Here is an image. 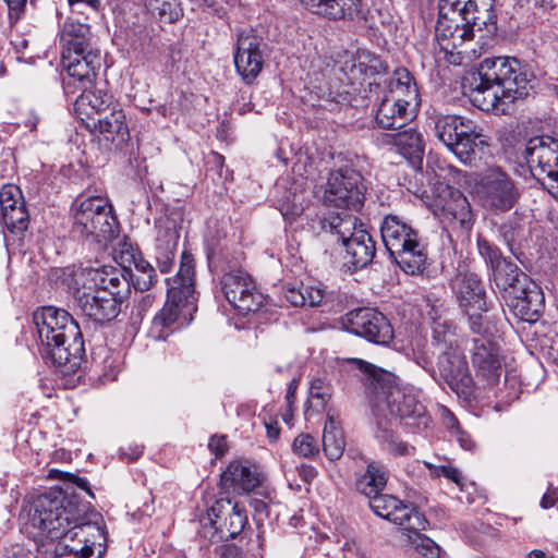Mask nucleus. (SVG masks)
<instances>
[{"mask_svg": "<svg viewBox=\"0 0 558 558\" xmlns=\"http://www.w3.org/2000/svg\"><path fill=\"white\" fill-rule=\"evenodd\" d=\"M156 279L155 272H135L131 280L138 291H147ZM75 299L85 316L96 323L114 319L121 304L131 292L130 279L122 269L104 266L85 268L75 274Z\"/></svg>", "mask_w": 558, "mask_h": 558, "instance_id": "obj_1", "label": "nucleus"}, {"mask_svg": "<svg viewBox=\"0 0 558 558\" xmlns=\"http://www.w3.org/2000/svg\"><path fill=\"white\" fill-rule=\"evenodd\" d=\"M533 73L515 58H485L477 76L463 86L470 101L482 111L510 113L517 101L523 100L532 88Z\"/></svg>", "mask_w": 558, "mask_h": 558, "instance_id": "obj_2", "label": "nucleus"}, {"mask_svg": "<svg viewBox=\"0 0 558 558\" xmlns=\"http://www.w3.org/2000/svg\"><path fill=\"white\" fill-rule=\"evenodd\" d=\"M34 324L43 353L64 373L80 368L84 354V340L74 318L62 308L45 306L34 313Z\"/></svg>", "mask_w": 558, "mask_h": 558, "instance_id": "obj_3", "label": "nucleus"}, {"mask_svg": "<svg viewBox=\"0 0 558 558\" xmlns=\"http://www.w3.org/2000/svg\"><path fill=\"white\" fill-rule=\"evenodd\" d=\"M352 362L372 379L378 411H387L392 418L399 420L400 423L418 432L428 427L430 416L421 402L420 391L416 388L384 383L383 377L386 374L375 365L359 359H354Z\"/></svg>", "mask_w": 558, "mask_h": 558, "instance_id": "obj_4", "label": "nucleus"}, {"mask_svg": "<svg viewBox=\"0 0 558 558\" xmlns=\"http://www.w3.org/2000/svg\"><path fill=\"white\" fill-rule=\"evenodd\" d=\"M318 163L328 170L324 202L343 209H360L365 201L367 186L354 160L333 147L319 151Z\"/></svg>", "mask_w": 558, "mask_h": 558, "instance_id": "obj_5", "label": "nucleus"}, {"mask_svg": "<svg viewBox=\"0 0 558 558\" xmlns=\"http://www.w3.org/2000/svg\"><path fill=\"white\" fill-rule=\"evenodd\" d=\"M86 510L89 506L75 495L69 496L61 488L52 487L33 499L29 522L43 535L53 539L60 537V531L80 519Z\"/></svg>", "mask_w": 558, "mask_h": 558, "instance_id": "obj_6", "label": "nucleus"}, {"mask_svg": "<svg viewBox=\"0 0 558 558\" xmlns=\"http://www.w3.org/2000/svg\"><path fill=\"white\" fill-rule=\"evenodd\" d=\"M383 243L393 262L409 275L423 272L426 265V246L417 231L402 217L388 214L380 225Z\"/></svg>", "mask_w": 558, "mask_h": 558, "instance_id": "obj_7", "label": "nucleus"}, {"mask_svg": "<svg viewBox=\"0 0 558 558\" xmlns=\"http://www.w3.org/2000/svg\"><path fill=\"white\" fill-rule=\"evenodd\" d=\"M385 66L380 59L365 49H357L355 52H344V60L338 70H322L324 78H328L325 85L316 86V96L332 102L348 100V85L362 81L380 73Z\"/></svg>", "mask_w": 558, "mask_h": 558, "instance_id": "obj_8", "label": "nucleus"}, {"mask_svg": "<svg viewBox=\"0 0 558 558\" xmlns=\"http://www.w3.org/2000/svg\"><path fill=\"white\" fill-rule=\"evenodd\" d=\"M195 262L191 253L183 252L180 267L172 279H167V301L151 322L150 333L155 339H167L169 329L178 319L181 310L193 305L195 300Z\"/></svg>", "mask_w": 558, "mask_h": 558, "instance_id": "obj_9", "label": "nucleus"}, {"mask_svg": "<svg viewBox=\"0 0 558 558\" xmlns=\"http://www.w3.org/2000/svg\"><path fill=\"white\" fill-rule=\"evenodd\" d=\"M72 232L92 243L106 244L118 234V221L108 202L100 196L75 199Z\"/></svg>", "mask_w": 558, "mask_h": 558, "instance_id": "obj_10", "label": "nucleus"}, {"mask_svg": "<svg viewBox=\"0 0 558 558\" xmlns=\"http://www.w3.org/2000/svg\"><path fill=\"white\" fill-rule=\"evenodd\" d=\"M435 135L463 163L472 165L488 147L486 136L477 132L471 121L459 116H441L435 122Z\"/></svg>", "mask_w": 558, "mask_h": 558, "instance_id": "obj_11", "label": "nucleus"}, {"mask_svg": "<svg viewBox=\"0 0 558 558\" xmlns=\"http://www.w3.org/2000/svg\"><path fill=\"white\" fill-rule=\"evenodd\" d=\"M90 515L98 517L94 512H90ZM60 532V537L56 539L62 550L61 554L68 553L77 558H101L106 551L105 531L96 520L89 517L88 510Z\"/></svg>", "mask_w": 558, "mask_h": 558, "instance_id": "obj_12", "label": "nucleus"}, {"mask_svg": "<svg viewBox=\"0 0 558 558\" xmlns=\"http://www.w3.org/2000/svg\"><path fill=\"white\" fill-rule=\"evenodd\" d=\"M474 193L486 209L496 213L509 211L520 197L518 183L499 166L488 167L478 174Z\"/></svg>", "mask_w": 558, "mask_h": 558, "instance_id": "obj_13", "label": "nucleus"}, {"mask_svg": "<svg viewBox=\"0 0 558 558\" xmlns=\"http://www.w3.org/2000/svg\"><path fill=\"white\" fill-rule=\"evenodd\" d=\"M359 226V219L347 211L330 213L319 220L316 232V243L320 250L323 263L335 265L339 263L345 241Z\"/></svg>", "mask_w": 558, "mask_h": 558, "instance_id": "obj_14", "label": "nucleus"}, {"mask_svg": "<svg viewBox=\"0 0 558 558\" xmlns=\"http://www.w3.org/2000/svg\"><path fill=\"white\" fill-rule=\"evenodd\" d=\"M220 286L226 300L242 315L259 310L264 302L252 278L242 270L223 274Z\"/></svg>", "mask_w": 558, "mask_h": 558, "instance_id": "obj_15", "label": "nucleus"}, {"mask_svg": "<svg viewBox=\"0 0 558 558\" xmlns=\"http://www.w3.org/2000/svg\"><path fill=\"white\" fill-rule=\"evenodd\" d=\"M208 520L209 529L213 530L210 535L213 542L235 538L247 523L244 508L229 498L215 501L208 511Z\"/></svg>", "mask_w": 558, "mask_h": 558, "instance_id": "obj_16", "label": "nucleus"}, {"mask_svg": "<svg viewBox=\"0 0 558 558\" xmlns=\"http://www.w3.org/2000/svg\"><path fill=\"white\" fill-rule=\"evenodd\" d=\"M347 326L351 332L376 344L386 345L393 339V329L388 318L372 307H361L348 313Z\"/></svg>", "mask_w": 558, "mask_h": 558, "instance_id": "obj_17", "label": "nucleus"}, {"mask_svg": "<svg viewBox=\"0 0 558 558\" xmlns=\"http://www.w3.org/2000/svg\"><path fill=\"white\" fill-rule=\"evenodd\" d=\"M464 17H438L435 27V38L445 60L453 65L463 61V44L472 39V29L465 24Z\"/></svg>", "mask_w": 558, "mask_h": 558, "instance_id": "obj_18", "label": "nucleus"}, {"mask_svg": "<svg viewBox=\"0 0 558 558\" xmlns=\"http://www.w3.org/2000/svg\"><path fill=\"white\" fill-rule=\"evenodd\" d=\"M439 377L458 396L465 399L473 393L474 380L470 373L463 348L454 351H442L437 361Z\"/></svg>", "mask_w": 558, "mask_h": 558, "instance_id": "obj_19", "label": "nucleus"}, {"mask_svg": "<svg viewBox=\"0 0 558 558\" xmlns=\"http://www.w3.org/2000/svg\"><path fill=\"white\" fill-rule=\"evenodd\" d=\"M263 38L254 28H244L238 34L234 65L245 84H252L263 68Z\"/></svg>", "mask_w": 558, "mask_h": 558, "instance_id": "obj_20", "label": "nucleus"}, {"mask_svg": "<svg viewBox=\"0 0 558 558\" xmlns=\"http://www.w3.org/2000/svg\"><path fill=\"white\" fill-rule=\"evenodd\" d=\"M61 62L69 75L65 82V89L69 92L70 87L76 83L81 88H88L93 85L102 65V57L99 48H89L61 54Z\"/></svg>", "mask_w": 558, "mask_h": 558, "instance_id": "obj_21", "label": "nucleus"}, {"mask_svg": "<svg viewBox=\"0 0 558 558\" xmlns=\"http://www.w3.org/2000/svg\"><path fill=\"white\" fill-rule=\"evenodd\" d=\"M371 509L380 518L402 526L409 532L425 529V519L411 505L404 504L392 495L379 494L368 500Z\"/></svg>", "mask_w": 558, "mask_h": 558, "instance_id": "obj_22", "label": "nucleus"}, {"mask_svg": "<svg viewBox=\"0 0 558 558\" xmlns=\"http://www.w3.org/2000/svg\"><path fill=\"white\" fill-rule=\"evenodd\" d=\"M525 158L534 178L543 180L558 175V140L539 136L530 140L525 148Z\"/></svg>", "mask_w": 558, "mask_h": 558, "instance_id": "obj_23", "label": "nucleus"}, {"mask_svg": "<svg viewBox=\"0 0 558 558\" xmlns=\"http://www.w3.org/2000/svg\"><path fill=\"white\" fill-rule=\"evenodd\" d=\"M505 303L520 320L534 323L543 313L545 296L536 282L523 277L521 284L517 286L512 294L507 295Z\"/></svg>", "mask_w": 558, "mask_h": 558, "instance_id": "obj_24", "label": "nucleus"}, {"mask_svg": "<svg viewBox=\"0 0 558 558\" xmlns=\"http://www.w3.org/2000/svg\"><path fill=\"white\" fill-rule=\"evenodd\" d=\"M471 359L477 380L489 387L499 383L504 372V360L495 342L489 339H474Z\"/></svg>", "mask_w": 558, "mask_h": 558, "instance_id": "obj_25", "label": "nucleus"}, {"mask_svg": "<svg viewBox=\"0 0 558 558\" xmlns=\"http://www.w3.org/2000/svg\"><path fill=\"white\" fill-rule=\"evenodd\" d=\"M343 248L339 263L333 266H339L350 272L369 265L376 254L375 241L365 229H362V223L352 232V236L345 241Z\"/></svg>", "mask_w": 558, "mask_h": 558, "instance_id": "obj_26", "label": "nucleus"}, {"mask_svg": "<svg viewBox=\"0 0 558 558\" xmlns=\"http://www.w3.org/2000/svg\"><path fill=\"white\" fill-rule=\"evenodd\" d=\"M263 481L258 466L250 461H231L221 474V484L225 488L236 494L251 493Z\"/></svg>", "mask_w": 558, "mask_h": 558, "instance_id": "obj_27", "label": "nucleus"}, {"mask_svg": "<svg viewBox=\"0 0 558 558\" xmlns=\"http://www.w3.org/2000/svg\"><path fill=\"white\" fill-rule=\"evenodd\" d=\"M86 126L92 132H98L102 137L116 147H122L130 138V130L122 109L112 107L108 113L97 119L86 121Z\"/></svg>", "mask_w": 558, "mask_h": 558, "instance_id": "obj_28", "label": "nucleus"}, {"mask_svg": "<svg viewBox=\"0 0 558 558\" xmlns=\"http://www.w3.org/2000/svg\"><path fill=\"white\" fill-rule=\"evenodd\" d=\"M383 142L393 146L414 167H421L425 153V143L423 134L417 129L409 128L385 134Z\"/></svg>", "mask_w": 558, "mask_h": 558, "instance_id": "obj_29", "label": "nucleus"}, {"mask_svg": "<svg viewBox=\"0 0 558 558\" xmlns=\"http://www.w3.org/2000/svg\"><path fill=\"white\" fill-rule=\"evenodd\" d=\"M451 287L463 311L471 307L485 310V290L477 275L473 272H458L451 280Z\"/></svg>", "mask_w": 558, "mask_h": 558, "instance_id": "obj_30", "label": "nucleus"}, {"mask_svg": "<svg viewBox=\"0 0 558 558\" xmlns=\"http://www.w3.org/2000/svg\"><path fill=\"white\" fill-rule=\"evenodd\" d=\"M61 54L97 48L93 43L90 26L73 19H66L60 29Z\"/></svg>", "mask_w": 558, "mask_h": 558, "instance_id": "obj_31", "label": "nucleus"}, {"mask_svg": "<svg viewBox=\"0 0 558 558\" xmlns=\"http://www.w3.org/2000/svg\"><path fill=\"white\" fill-rule=\"evenodd\" d=\"M390 100L402 105L407 110L418 106V89L411 73L405 69H398L389 82V92L386 95Z\"/></svg>", "mask_w": 558, "mask_h": 558, "instance_id": "obj_32", "label": "nucleus"}, {"mask_svg": "<svg viewBox=\"0 0 558 558\" xmlns=\"http://www.w3.org/2000/svg\"><path fill=\"white\" fill-rule=\"evenodd\" d=\"M82 94L76 98L74 104V110L82 121L95 119L94 113L99 117L108 113L110 110L112 96L104 89L89 90L88 88H82Z\"/></svg>", "mask_w": 558, "mask_h": 558, "instance_id": "obj_33", "label": "nucleus"}, {"mask_svg": "<svg viewBox=\"0 0 558 558\" xmlns=\"http://www.w3.org/2000/svg\"><path fill=\"white\" fill-rule=\"evenodd\" d=\"M523 277L527 276L510 260L497 264L495 268L490 269V281L501 294L504 301L507 300V295L513 293L517 286L521 284Z\"/></svg>", "mask_w": 558, "mask_h": 558, "instance_id": "obj_34", "label": "nucleus"}, {"mask_svg": "<svg viewBox=\"0 0 558 558\" xmlns=\"http://www.w3.org/2000/svg\"><path fill=\"white\" fill-rule=\"evenodd\" d=\"M444 217L457 223L461 230L470 231L473 225V213L470 202L460 191H451L450 199L442 207Z\"/></svg>", "mask_w": 558, "mask_h": 558, "instance_id": "obj_35", "label": "nucleus"}, {"mask_svg": "<svg viewBox=\"0 0 558 558\" xmlns=\"http://www.w3.org/2000/svg\"><path fill=\"white\" fill-rule=\"evenodd\" d=\"M345 441L338 415L330 410L323 429V450L329 460H337L343 454Z\"/></svg>", "mask_w": 558, "mask_h": 558, "instance_id": "obj_36", "label": "nucleus"}, {"mask_svg": "<svg viewBox=\"0 0 558 558\" xmlns=\"http://www.w3.org/2000/svg\"><path fill=\"white\" fill-rule=\"evenodd\" d=\"M412 117V110L385 96L377 109L376 122L381 129L396 130L404 126Z\"/></svg>", "mask_w": 558, "mask_h": 558, "instance_id": "obj_37", "label": "nucleus"}, {"mask_svg": "<svg viewBox=\"0 0 558 558\" xmlns=\"http://www.w3.org/2000/svg\"><path fill=\"white\" fill-rule=\"evenodd\" d=\"M388 481V472L386 468L377 461L368 463L366 472L356 481V489L365 495L368 500L379 495L386 487Z\"/></svg>", "mask_w": 558, "mask_h": 558, "instance_id": "obj_38", "label": "nucleus"}, {"mask_svg": "<svg viewBox=\"0 0 558 558\" xmlns=\"http://www.w3.org/2000/svg\"><path fill=\"white\" fill-rule=\"evenodd\" d=\"M464 22L472 29V37L475 31H486L487 35H494L497 32V17L494 13L493 4L482 2V9L478 3L473 1V5L466 10Z\"/></svg>", "mask_w": 558, "mask_h": 558, "instance_id": "obj_39", "label": "nucleus"}, {"mask_svg": "<svg viewBox=\"0 0 558 558\" xmlns=\"http://www.w3.org/2000/svg\"><path fill=\"white\" fill-rule=\"evenodd\" d=\"M432 343L441 353L463 348L464 339L457 333V327L452 323L436 319L432 328Z\"/></svg>", "mask_w": 558, "mask_h": 558, "instance_id": "obj_40", "label": "nucleus"}, {"mask_svg": "<svg viewBox=\"0 0 558 558\" xmlns=\"http://www.w3.org/2000/svg\"><path fill=\"white\" fill-rule=\"evenodd\" d=\"M362 0H318L316 15L329 20L353 19L361 13Z\"/></svg>", "mask_w": 558, "mask_h": 558, "instance_id": "obj_41", "label": "nucleus"}, {"mask_svg": "<svg viewBox=\"0 0 558 558\" xmlns=\"http://www.w3.org/2000/svg\"><path fill=\"white\" fill-rule=\"evenodd\" d=\"M160 23H174L183 15L179 0H148L143 4Z\"/></svg>", "mask_w": 558, "mask_h": 558, "instance_id": "obj_42", "label": "nucleus"}, {"mask_svg": "<svg viewBox=\"0 0 558 558\" xmlns=\"http://www.w3.org/2000/svg\"><path fill=\"white\" fill-rule=\"evenodd\" d=\"M316 296V308H320V312L336 314L342 311L343 298L338 288L319 283Z\"/></svg>", "mask_w": 558, "mask_h": 558, "instance_id": "obj_43", "label": "nucleus"}, {"mask_svg": "<svg viewBox=\"0 0 558 558\" xmlns=\"http://www.w3.org/2000/svg\"><path fill=\"white\" fill-rule=\"evenodd\" d=\"M178 245V235L175 232H167V240L161 241L158 239L156 246V262L160 272L166 274L170 271L173 266L175 251Z\"/></svg>", "mask_w": 558, "mask_h": 558, "instance_id": "obj_44", "label": "nucleus"}, {"mask_svg": "<svg viewBox=\"0 0 558 558\" xmlns=\"http://www.w3.org/2000/svg\"><path fill=\"white\" fill-rule=\"evenodd\" d=\"M487 312V307L485 310H475L471 307L470 310L464 311V313L469 317L470 329L474 333L482 335V339H488L496 331V324L483 313Z\"/></svg>", "mask_w": 558, "mask_h": 558, "instance_id": "obj_45", "label": "nucleus"}, {"mask_svg": "<svg viewBox=\"0 0 558 558\" xmlns=\"http://www.w3.org/2000/svg\"><path fill=\"white\" fill-rule=\"evenodd\" d=\"M1 216L5 228L11 233H21L28 227L29 216L25 203H21L20 207L14 208Z\"/></svg>", "mask_w": 558, "mask_h": 558, "instance_id": "obj_46", "label": "nucleus"}, {"mask_svg": "<svg viewBox=\"0 0 558 558\" xmlns=\"http://www.w3.org/2000/svg\"><path fill=\"white\" fill-rule=\"evenodd\" d=\"M376 437L384 448L393 456H409L414 451V447L408 446L407 442L400 440L398 436L387 428L380 429Z\"/></svg>", "mask_w": 558, "mask_h": 558, "instance_id": "obj_47", "label": "nucleus"}, {"mask_svg": "<svg viewBox=\"0 0 558 558\" xmlns=\"http://www.w3.org/2000/svg\"><path fill=\"white\" fill-rule=\"evenodd\" d=\"M473 5V0H439L438 17H464L466 10Z\"/></svg>", "mask_w": 558, "mask_h": 558, "instance_id": "obj_48", "label": "nucleus"}, {"mask_svg": "<svg viewBox=\"0 0 558 558\" xmlns=\"http://www.w3.org/2000/svg\"><path fill=\"white\" fill-rule=\"evenodd\" d=\"M21 203L25 202L19 186L7 184L0 190L1 215L20 207Z\"/></svg>", "mask_w": 558, "mask_h": 558, "instance_id": "obj_49", "label": "nucleus"}, {"mask_svg": "<svg viewBox=\"0 0 558 558\" xmlns=\"http://www.w3.org/2000/svg\"><path fill=\"white\" fill-rule=\"evenodd\" d=\"M477 248L480 255L484 258L490 269L495 268L497 264L499 265L508 260L501 255L499 248L495 244L482 236H478L477 239Z\"/></svg>", "mask_w": 558, "mask_h": 558, "instance_id": "obj_50", "label": "nucleus"}, {"mask_svg": "<svg viewBox=\"0 0 558 558\" xmlns=\"http://www.w3.org/2000/svg\"><path fill=\"white\" fill-rule=\"evenodd\" d=\"M499 234L510 251L514 252V246L523 235V229L519 225L508 221L499 227Z\"/></svg>", "mask_w": 558, "mask_h": 558, "instance_id": "obj_51", "label": "nucleus"}, {"mask_svg": "<svg viewBox=\"0 0 558 558\" xmlns=\"http://www.w3.org/2000/svg\"><path fill=\"white\" fill-rule=\"evenodd\" d=\"M286 299L293 306L314 305V299L307 288H289L286 291Z\"/></svg>", "mask_w": 558, "mask_h": 558, "instance_id": "obj_52", "label": "nucleus"}, {"mask_svg": "<svg viewBox=\"0 0 558 558\" xmlns=\"http://www.w3.org/2000/svg\"><path fill=\"white\" fill-rule=\"evenodd\" d=\"M292 451L303 458H310L314 453V439L311 434H300L292 444Z\"/></svg>", "mask_w": 558, "mask_h": 558, "instance_id": "obj_53", "label": "nucleus"}, {"mask_svg": "<svg viewBox=\"0 0 558 558\" xmlns=\"http://www.w3.org/2000/svg\"><path fill=\"white\" fill-rule=\"evenodd\" d=\"M425 465L428 468L433 476H444L457 485H461L462 475L457 468L450 465H435L429 462H425Z\"/></svg>", "mask_w": 558, "mask_h": 558, "instance_id": "obj_54", "label": "nucleus"}, {"mask_svg": "<svg viewBox=\"0 0 558 558\" xmlns=\"http://www.w3.org/2000/svg\"><path fill=\"white\" fill-rule=\"evenodd\" d=\"M208 448L211 452H214L217 457L225 454L228 449L227 439L225 436H214L210 438L208 442Z\"/></svg>", "mask_w": 558, "mask_h": 558, "instance_id": "obj_55", "label": "nucleus"}, {"mask_svg": "<svg viewBox=\"0 0 558 558\" xmlns=\"http://www.w3.org/2000/svg\"><path fill=\"white\" fill-rule=\"evenodd\" d=\"M298 473H299L300 477L302 478V481L305 484V490L310 492L311 482H312V480L314 477V469L312 468V465H307V464L302 463L298 468Z\"/></svg>", "mask_w": 558, "mask_h": 558, "instance_id": "obj_56", "label": "nucleus"}, {"mask_svg": "<svg viewBox=\"0 0 558 558\" xmlns=\"http://www.w3.org/2000/svg\"><path fill=\"white\" fill-rule=\"evenodd\" d=\"M23 114H24V119L20 123V125H23L24 128L29 129V131H35L36 126L39 122L38 114L33 109L26 110Z\"/></svg>", "mask_w": 558, "mask_h": 558, "instance_id": "obj_57", "label": "nucleus"}, {"mask_svg": "<svg viewBox=\"0 0 558 558\" xmlns=\"http://www.w3.org/2000/svg\"><path fill=\"white\" fill-rule=\"evenodd\" d=\"M243 550L234 544H226L221 546L222 558H243Z\"/></svg>", "mask_w": 558, "mask_h": 558, "instance_id": "obj_58", "label": "nucleus"}, {"mask_svg": "<svg viewBox=\"0 0 558 558\" xmlns=\"http://www.w3.org/2000/svg\"><path fill=\"white\" fill-rule=\"evenodd\" d=\"M421 547L425 550L423 554L427 558H437L439 556V547L429 538H422Z\"/></svg>", "mask_w": 558, "mask_h": 558, "instance_id": "obj_59", "label": "nucleus"}, {"mask_svg": "<svg viewBox=\"0 0 558 558\" xmlns=\"http://www.w3.org/2000/svg\"><path fill=\"white\" fill-rule=\"evenodd\" d=\"M557 500H558L557 489H554L550 486L541 499V507L543 509L551 508L556 504Z\"/></svg>", "mask_w": 558, "mask_h": 558, "instance_id": "obj_60", "label": "nucleus"}, {"mask_svg": "<svg viewBox=\"0 0 558 558\" xmlns=\"http://www.w3.org/2000/svg\"><path fill=\"white\" fill-rule=\"evenodd\" d=\"M449 415L452 421L451 427H456V435L458 436V440L460 441L461 447L463 449H468V450L471 449L472 448L471 439L460 430L459 424H458L456 417L451 413H449Z\"/></svg>", "mask_w": 558, "mask_h": 558, "instance_id": "obj_61", "label": "nucleus"}, {"mask_svg": "<svg viewBox=\"0 0 558 558\" xmlns=\"http://www.w3.org/2000/svg\"><path fill=\"white\" fill-rule=\"evenodd\" d=\"M542 185L550 195L558 199V175L554 179L543 180Z\"/></svg>", "mask_w": 558, "mask_h": 558, "instance_id": "obj_62", "label": "nucleus"}, {"mask_svg": "<svg viewBox=\"0 0 558 558\" xmlns=\"http://www.w3.org/2000/svg\"><path fill=\"white\" fill-rule=\"evenodd\" d=\"M315 397H316V399H322L323 404H325L326 401H327L326 398L330 397V386L329 385H323V384H320V385L316 384Z\"/></svg>", "mask_w": 558, "mask_h": 558, "instance_id": "obj_63", "label": "nucleus"}, {"mask_svg": "<svg viewBox=\"0 0 558 558\" xmlns=\"http://www.w3.org/2000/svg\"><path fill=\"white\" fill-rule=\"evenodd\" d=\"M8 558H31V553L22 547H15Z\"/></svg>", "mask_w": 558, "mask_h": 558, "instance_id": "obj_64", "label": "nucleus"}]
</instances>
